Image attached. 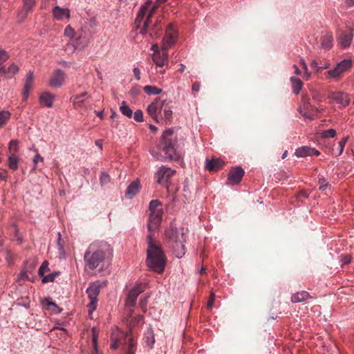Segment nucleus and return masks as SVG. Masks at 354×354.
Returning <instances> with one entry per match:
<instances>
[{"label": "nucleus", "mask_w": 354, "mask_h": 354, "mask_svg": "<svg viewBox=\"0 0 354 354\" xmlns=\"http://www.w3.org/2000/svg\"><path fill=\"white\" fill-rule=\"evenodd\" d=\"M162 209L149 214L148 230V247L147 249V264L153 271L163 272L166 265V256L160 245H157L153 239L152 232L159 227L162 221Z\"/></svg>", "instance_id": "obj_1"}, {"label": "nucleus", "mask_w": 354, "mask_h": 354, "mask_svg": "<svg viewBox=\"0 0 354 354\" xmlns=\"http://www.w3.org/2000/svg\"><path fill=\"white\" fill-rule=\"evenodd\" d=\"M110 254H111V246L109 243L104 241H93L84 253L86 266L90 270H95Z\"/></svg>", "instance_id": "obj_2"}, {"label": "nucleus", "mask_w": 354, "mask_h": 354, "mask_svg": "<svg viewBox=\"0 0 354 354\" xmlns=\"http://www.w3.org/2000/svg\"><path fill=\"white\" fill-rule=\"evenodd\" d=\"M176 142V136L174 135L173 130H165L157 147V151L153 149L151 153L158 160L176 159L178 155L175 148Z\"/></svg>", "instance_id": "obj_3"}, {"label": "nucleus", "mask_w": 354, "mask_h": 354, "mask_svg": "<svg viewBox=\"0 0 354 354\" xmlns=\"http://www.w3.org/2000/svg\"><path fill=\"white\" fill-rule=\"evenodd\" d=\"M165 236L171 242V247L177 258H181V257H183L185 253V248L184 245L185 239L183 229L181 230L180 233H178L176 228L170 226L169 229L165 230Z\"/></svg>", "instance_id": "obj_4"}, {"label": "nucleus", "mask_w": 354, "mask_h": 354, "mask_svg": "<svg viewBox=\"0 0 354 354\" xmlns=\"http://www.w3.org/2000/svg\"><path fill=\"white\" fill-rule=\"evenodd\" d=\"M156 6L153 5L150 1L145 3L143 5L137 15L136 19V25L138 28H140V32L142 34H145L147 32L149 24L151 23V19L153 17Z\"/></svg>", "instance_id": "obj_5"}, {"label": "nucleus", "mask_w": 354, "mask_h": 354, "mask_svg": "<svg viewBox=\"0 0 354 354\" xmlns=\"http://www.w3.org/2000/svg\"><path fill=\"white\" fill-rule=\"evenodd\" d=\"M106 281H95L90 284L88 288L86 289V292L90 299V303L88 304V306L90 308V310H95L96 308L98 302L97 297L102 288L104 287V286L106 285Z\"/></svg>", "instance_id": "obj_6"}, {"label": "nucleus", "mask_w": 354, "mask_h": 354, "mask_svg": "<svg viewBox=\"0 0 354 354\" xmlns=\"http://www.w3.org/2000/svg\"><path fill=\"white\" fill-rule=\"evenodd\" d=\"M165 101L160 100L159 98L155 99L147 107V113L156 122H160L162 119V109Z\"/></svg>", "instance_id": "obj_7"}, {"label": "nucleus", "mask_w": 354, "mask_h": 354, "mask_svg": "<svg viewBox=\"0 0 354 354\" xmlns=\"http://www.w3.org/2000/svg\"><path fill=\"white\" fill-rule=\"evenodd\" d=\"M176 174V171L169 167L162 166L158 169L156 176L157 182L159 184H165L168 186L170 178Z\"/></svg>", "instance_id": "obj_8"}, {"label": "nucleus", "mask_w": 354, "mask_h": 354, "mask_svg": "<svg viewBox=\"0 0 354 354\" xmlns=\"http://www.w3.org/2000/svg\"><path fill=\"white\" fill-rule=\"evenodd\" d=\"M351 66L352 62L351 59H344L340 61V62L336 65L335 68L332 70H328V74L332 77H338L342 73H344V71L351 68Z\"/></svg>", "instance_id": "obj_9"}, {"label": "nucleus", "mask_w": 354, "mask_h": 354, "mask_svg": "<svg viewBox=\"0 0 354 354\" xmlns=\"http://www.w3.org/2000/svg\"><path fill=\"white\" fill-rule=\"evenodd\" d=\"M24 6L19 12L17 19L19 22H23L26 19L28 13L31 12L36 1L35 0H22Z\"/></svg>", "instance_id": "obj_10"}, {"label": "nucleus", "mask_w": 354, "mask_h": 354, "mask_svg": "<svg viewBox=\"0 0 354 354\" xmlns=\"http://www.w3.org/2000/svg\"><path fill=\"white\" fill-rule=\"evenodd\" d=\"M245 171L241 167L232 168L228 173L227 180L230 184H238L241 181Z\"/></svg>", "instance_id": "obj_11"}, {"label": "nucleus", "mask_w": 354, "mask_h": 354, "mask_svg": "<svg viewBox=\"0 0 354 354\" xmlns=\"http://www.w3.org/2000/svg\"><path fill=\"white\" fill-rule=\"evenodd\" d=\"M143 291L144 289L142 286H140V285H137L135 286L133 289L131 290V291L129 292L127 295L126 305L127 306H134V305L136 304L138 297Z\"/></svg>", "instance_id": "obj_12"}, {"label": "nucleus", "mask_w": 354, "mask_h": 354, "mask_svg": "<svg viewBox=\"0 0 354 354\" xmlns=\"http://www.w3.org/2000/svg\"><path fill=\"white\" fill-rule=\"evenodd\" d=\"M176 39L175 32L172 29H167L165 37L162 38V50L168 52L169 48L173 46Z\"/></svg>", "instance_id": "obj_13"}, {"label": "nucleus", "mask_w": 354, "mask_h": 354, "mask_svg": "<svg viewBox=\"0 0 354 354\" xmlns=\"http://www.w3.org/2000/svg\"><path fill=\"white\" fill-rule=\"evenodd\" d=\"M65 73L61 69L55 70L50 80V85L52 87H60L64 82Z\"/></svg>", "instance_id": "obj_14"}, {"label": "nucleus", "mask_w": 354, "mask_h": 354, "mask_svg": "<svg viewBox=\"0 0 354 354\" xmlns=\"http://www.w3.org/2000/svg\"><path fill=\"white\" fill-rule=\"evenodd\" d=\"M152 59L156 66L162 67L169 63L168 53H165L162 48V50H158V53H153Z\"/></svg>", "instance_id": "obj_15"}, {"label": "nucleus", "mask_w": 354, "mask_h": 354, "mask_svg": "<svg viewBox=\"0 0 354 354\" xmlns=\"http://www.w3.org/2000/svg\"><path fill=\"white\" fill-rule=\"evenodd\" d=\"M86 97H88V92H83L81 94H75L71 96L70 101L73 103V108L78 109L80 107L84 106Z\"/></svg>", "instance_id": "obj_16"}, {"label": "nucleus", "mask_w": 354, "mask_h": 354, "mask_svg": "<svg viewBox=\"0 0 354 354\" xmlns=\"http://www.w3.org/2000/svg\"><path fill=\"white\" fill-rule=\"evenodd\" d=\"M19 67L15 63H12L9 67H0V78L6 77V78H12L19 71Z\"/></svg>", "instance_id": "obj_17"}, {"label": "nucleus", "mask_w": 354, "mask_h": 354, "mask_svg": "<svg viewBox=\"0 0 354 354\" xmlns=\"http://www.w3.org/2000/svg\"><path fill=\"white\" fill-rule=\"evenodd\" d=\"M330 99L335 101L337 104H340L342 106H348L349 103V97L348 94L344 93V92H333L330 95Z\"/></svg>", "instance_id": "obj_18"}, {"label": "nucleus", "mask_w": 354, "mask_h": 354, "mask_svg": "<svg viewBox=\"0 0 354 354\" xmlns=\"http://www.w3.org/2000/svg\"><path fill=\"white\" fill-rule=\"evenodd\" d=\"M34 83V73L29 71L27 74L26 80L24 83V89L23 91V97L24 100H27L29 91H31Z\"/></svg>", "instance_id": "obj_19"}, {"label": "nucleus", "mask_w": 354, "mask_h": 354, "mask_svg": "<svg viewBox=\"0 0 354 354\" xmlns=\"http://www.w3.org/2000/svg\"><path fill=\"white\" fill-rule=\"evenodd\" d=\"M320 152L317 149L310 147H301L295 151V155L297 157H306V156L316 155L319 156Z\"/></svg>", "instance_id": "obj_20"}, {"label": "nucleus", "mask_w": 354, "mask_h": 354, "mask_svg": "<svg viewBox=\"0 0 354 354\" xmlns=\"http://www.w3.org/2000/svg\"><path fill=\"white\" fill-rule=\"evenodd\" d=\"M224 162L221 159L219 158H212L210 160L206 161V169L211 171H216L218 169L223 167Z\"/></svg>", "instance_id": "obj_21"}, {"label": "nucleus", "mask_w": 354, "mask_h": 354, "mask_svg": "<svg viewBox=\"0 0 354 354\" xmlns=\"http://www.w3.org/2000/svg\"><path fill=\"white\" fill-rule=\"evenodd\" d=\"M55 96L50 92H43L39 97V102L47 107H52L55 102Z\"/></svg>", "instance_id": "obj_22"}, {"label": "nucleus", "mask_w": 354, "mask_h": 354, "mask_svg": "<svg viewBox=\"0 0 354 354\" xmlns=\"http://www.w3.org/2000/svg\"><path fill=\"white\" fill-rule=\"evenodd\" d=\"M353 37V36L351 32H342L340 33L338 37V40L342 48H347V46H349L351 43Z\"/></svg>", "instance_id": "obj_23"}, {"label": "nucleus", "mask_w": 354, "mask_h": 354, "mask_svg": "<svg viewBox=\"0 0 354 354\" xmlns=\"http://www.w3.org/2000/svg\"><path fill=\"white\" fill-rule=\"evenodd\" d=\"M41 304L45 308L48 309V310H52L54 313H59L61 312V308L55 303L50 300V298H44L41 300Z\"/></svg>", "instance_id": "obj_24"}, {"label": "nucleus", "mask_w": 354, "mask_h": 354, "mask_svg": "<svg viewBox=\"0 0 354 354\" xmlns=\"http://www.w3.org/2000/svg\"><path fill=\"white\" fill-rule=\"evenodd\" d=\"M140 190V183L138 180L132 181L128 186L126 192L127 198H131L136 195Z\"/></svg>", "instance_id": "obj_25"}, {"label": "nucleus", "mask_w": 354, "mask_h": 354, "mask_svg": "<svg viewBox=\"0 0 354 354\" xmlns=\"http://www.w3.org/2000/svg\"><path fill=\"white\" fill-rule=\"evenodd\" d=\"M53 15L57 19L62 20L64 18H69L70 10L63 9L59 6H55L53 10Z\"/></svg>", "instance_id": "obj_26"}, {"label": "nucleus", "mask_w": 354, "mask_h": 354, "mask_svg": "<svg viewBox=\"0 0 354 354\" xmlns=\"http://www.w3.org/2000/svg\"><path fill=\"white\" fill-rule=\"evenodd\" d=\"M308 297H310V295L308 293V292L301 291L292 295L291 297V301L292 302L304 301H306V299H308Z\"/></svg>", "instance_id": "obj_27"}, {"label": "nucleus", "mask_w": 354, "mask_h": 354, "mask_svg": "<svg viewBox=\"0 0 354 354\" xmlns=\"http://www.w3.org/2000/svg\"><path fill=\"white\" fill-rule=\"evenodd\" d=\"M321 45L324 48H330L333 46V37L331 34H326L321 38Z\"/></svg>", "instance_id": "obj_28"}, {"label": "nucleus", "mask_w": 354, "mask_h": 354, "mask_svg": "<svg viewBox=\"0 0 354 354\" xmlns=\"http://www.w3.org/2000/svg\"><path fill=\"white\" fill-rule=\"evenodd\" d=\"M290 81L292 84V91L295 94H299L303 86V82L298 77H291Z\"/></svg>", "instance_id": "obj_29"}, {"label": "nucleus", "mask_w": 354, "mask_h": 354, "mask_svg": "<svg viewBox=\"0 0 354 354\" xmlns=\"http://www.w3.org/2000/svg\"><path fill=\"white\" fill-rule=\"evenodd\" d=\"M120 110L124 115L129 117V118H131V117L133 114V111L131 109V108L129 107V106H128L127 102L125 101H122L121 102V104L120 106Z\"/></svg>", "instance_id": "obj_30"}, {"label": "nucleus", "mask_w": 354, "mask_h": 354, "mask_svg": "<svg viewBox=\"0 0 354 354\" xmlns=\"http://www.w3.org/2000/svg\"><path fill=\"white\" fill-rule=\"evenodd\" d=\"M149 213H153L155 211L162 210V203L159 200H151L149 205Z\"/></svg>", "instance_id": "obj_31"}, {"label": "nucleus", "mask_w": 354, "mask_h": 354, "mask_svg": "<svg viewBox=\"0 0 354 354\" xmlns=\"http://www.w3.org/2000/svg\"><path fill=\"white\" fill-rule=\"evenodd\" d=\"M143 90L148 95H158L162 92V89L154 86H145Z\"/></svg>", "instance_id": "obj_32"}, {"label": "nucleus", "mask_w": 354, "mask_h": 354, "mask_svg": "<svg viewBox=\"0 0 354 354\" xmlns=\"http://www.w3.org/2000/svg\"><path fill=\"white\" fill-rule=\"evenodd\" d=\"M8 167L12 169H18V158L16 154H10L8 156Z\"/></svg>", "instance_id": "obj_33"}, {"label": "nucleus", "mask_w": 354, "mask_h": 354, "mask_svg": "<svg viewBox=\"0 0 354 354\" xmlns=\"http://www.w3.org/2000/svg\"><path fill=\"white\" fill-rule=\"evenodd\" d=\"M10 113L8 111H0V128L4 126L9 120Z\"/></svg>", "instance_id": "obj_34"}, {"label": "nucleus", "mask_w": 354, "mask_h": 354, "mask_svg": "<svg viewBox=\"0 0 354 354\" xmlns=\"http://www.w3.org/2000/svg\"><path fill=\"white\" fill-rule=\"evenodd\" d=\"M118 335H122V333L120 332V330H117L116 335L113 334L112 335H111V348L112 349H117V348L118 347V346L120 344V339H119V337H118Z\"/></svg>", "instance_id": "obj_35"}, {"label": "nucleus", "mask_w": 354, "mask_h": 354, "mask_svg": "<svg viewBox=\"0 0 354 354\" xmlns=\"http://www.w3.org/2000/svg\"><path fill=\"white\" fill-rule=\"evenodd\" d=\"M59 274H60V272H52L51 274L45 275V277H44L42 278L41 281L43 283H48V282L55 281L56 277H57V276H59Z\"/></svg>", "instance_id": "obj_36"}, {"label": "nucleus", "mask_w": 354, "mask_h": 354, "mask_svg": "<svg viewBox=\"0 0 354 354\" xmlns=\"http://www.w3.org/2000/svg\"><path fill=\"white\" fill-rule=\"evenodd\" d=\"M49 263L48 261H44L41 266H40L39 270H38V274L44 277L45 272H47V271L50 270V268L48 267Z\"/></svg>", "instance_id": "obj_37"}, {"label": "nucleus", "mask_w": 354, "mask_h": 354, "mask_svg": "<svg viewBox=\"0 0 354 354\" xmlns=\"http://www.w3.org/2000/svg\"><path fill=\"white\" fill-rule=\"evenodd\" d=\"M162 111H163L162 118H165V120L171 121L173 115V111L171 109L164 105Z\"/></svg>", "instance_id": "obj_38"}, {"label": "nucleus", "mask_w": 354, "mask_h": 354, "mask_svg": "<svg viewBox=\"0 0 354 354\" xmlns=\"http://www.w3.org/2000/svg\"><path fill=\"white\" fill-rule=\"evenodd\" d=\"M9 151L10 154H16L18 151V142L16 140H12L9 142Z\"/></svg>", "instance_id": "obj_39"}, {"label": "nucleus", "mask_w": 354, "mask_h": 354, "mask_svg": "<svg viewBox=\"0 0 354 354\" xmlns=\"http://www.w3.org/2000/svg\"><path fill=\"white\" fill-rule=\"evenodd\" d=\"M92 333V342L93 347L96 348L97 345V339L99 336V332L96 328L93 327L91 330Z\"/></svg>", "instance_id": "obj_40"}, {"label": "nucleus", "mask_w": 354, "mask_h": 354, "mask_svg": "<svg viewBox=\"0 0 354 354\" xmlns=\"http://www.w3.org/2000/svg\"><path fill=\"white\" fill-rule=\"evenodd\" d=\"M100 181L102 185L109 183L111 181V176L106 173H102L100 177Z\"/></svg>", "instance_id": "obj_41"}, {"label": "nucleus", "mask_w": 354, "mask_h": 354, "mask_svg": "<svg viewBox=\"0 0 354 354\" xmlns=\"http://www.w3.org/2000/svg\"><path fill=\"white\" fill-rule=\"evenodd\" d=\"M9 55L6 50H3L0 48V65L4 63L9 58Z\"/></svg>", "instance_id": "obj_42"}, {"label": "nucleus", "mask_w": 354, "mask_h": 354, "mask_svg": "<svg viewBox=\"0 0 354 354\" xmlns=\"http://www.w3.org/2000/svg\"><path fill=\"white\" fill-rule=\"evenodd\" d=\"M147 304H148V298L145 297V298H142L140 300V307L142 312L147 311Z\"/></svg>", "instance_id": "obj_43"}, {"label": "nucleus", "mask_w": 354, "mask_h": 354, "mask_svg": "<svg viewBox=\"0 0 354 354\" xmlns=\"http://www.w3.org/2000/svg\"><path fill=\"white\" fill-rule=\"evenodd\" d=\"M133 119L137 122H141L143 121V113L141 110H137L134 112Z\"/></svg>", "instance_id": "obj_44"}, {"label": "nucleus", "mask_w": 354, "mask_h": 354, "mask_svg": "<svg viewBox=\"0 0 354 354\" xmlns=\"http://www.w3.org/2000/svg\"><path fill=\"white\" fill-rule=\"evenodd\" d=\"M135 346L136 344L133 339H131L128 345L127 351L126 354H135Z\"/></svg>", "instance_id": "obj_45"}, {"label": "nucleus", "mask_w": 354, "mask_h": 354, "mask_svg": "<svg viewBox=\"0 0 354 354\" xmlns=\"http://www.w3.org/2000/svg\"><path fill=\"white\" fill-rule=\"evenodd\" d=\"M64 35L69 37H75V32L71 26H68L64 30Z\"/></svg>", "instance_id": "obj_46"}, {"label": "nucleus", "mask_w": 354, "mask_h": 354, "mask_svg": "<svg viewBox=\"0 0 354 354\" xmlns=\"http://www.w3.org/2000/svg\"><path fill=\"white\" fill-rule=\"evenodd\" d=\"M143 319H144L143 315L137 316L136 317L131 319V324L134 326L139 325V324L143 323Z\"/></svg>", "instance_id": "obj_47"}, {"label": "nucleus", "mask_w": 354, "mask_h": 354, "mask_svg": "<svg viewBox=\"0 0 354 354\" xmlns=\"http://www.w3.org/2000/svg\"><path fill=\"white\" fill-rule=\"evenodd\" d=\"M319 183L320 190H325V189L328 186V183H326V178H319Z\"/></svg>", "instance_id": "obj_48"}, {"label": "nucleus", "mask_w": 354, "mask_h": 354, "mask_svg": "<svg viewBox=\"0 0 354 354\" xmlns=\"http://www.w3.org/2000/svg\"><path fill=\"white\" fill-rule=\"evenodd\" d=\"M336 135V131L334 129H328L324 132L325 138H334Z\"/></svg>", "instance_id": "obj_49"}, {"label": "nucleus", "mask_w": 354, "mask_h": 354, "mask_svg": "<svg viewBox=\"0 0 354 354\" xmlns=\"http://www.w3.org/2000/svg\"><path fill=\"white\" fill-rule=\"evenodd\" d=\"M330 66L329 62H327V61H319V66L318 67V71H322V70H324V68H327Z\"/></svg>", "instance_id": "obj_50"}, {"label": "nucleus", "mask_w": 354, "mask_h": 354, "mask_svg": "<svg viewBox=\"0 0 354 354\" xmlns=\"http://www.w3.org/2000/svg\"><path fill=\"white\" fill-rule=\"evenodd\" d=\"M215 295L214 293H212L210 295V297L207 301V308L209 309H211L212 308L213 306H214V299H215Z\"/></svg>", "instance_id": "obj_51"}, {"label": "nucleus", "mask_w": 354, "mask_h": 354, "mask_svg": "<svg viewBox=\"0 0 354 354\" xmlns=\"http://www.w3.org/2000/svg\"><path fill=\"white\" fill-rule=\"evenodd\" d=\"M347 140H348V138L345 137V138H343L342 140H340V142H339V154H341V153H342L344 148V145H345Z\"/></svg>", "instance_id": "obj_52"}, {"label": "nucleus", "mask_w": 354, "mask_h": 354, "mask_svg": "<svg viewBox=\"0 0 354 354\" xmlns=\"http://www.w3.org/2000/svg\"><path fill=\"white\" fill-rule=\"evenodd\" d=\"M38 161H44V158H43V157H42V156H41V155H40V154H39V153H36V154L35 155L34 158H33V162H34V163H35V167H34V168H33L34 169H35L36 165H37V164Z\"/></svg>", "instance_id": "obj_53"}, {"label": "nucleus", "mask_w": 354, "mask_h": 354, "mask_svg": "<svg viewBox=\"0 0 354 354\" xmlns=\"http://www.w3.org/2000/svg\"><path fill=\"white\" fill-rule=\"evenodd\" d=\"M133 74L136 80H140V70L138 68H133Z\"/></svg>", "instance_id": "obj_54"}, {"label": "nucleus", "mask_w": 354, "mask_h": 354, "mask_svg": "<svg viewBox=\"0 0 354 354\" xmlns=\"http://www.w3.org/2000/svg\"><path fill=\"white\" fill-rule=\"evenodd\" d=\"M319 66V61L317 60H313L312 62H311V67L313 68L316 71L317 73H319L318 72V67Z\"/></svg>", "instance_id": "obj_55"}, {"label": "nucleus", "mask_w": 354, "mask_h": 354, "mask_svg": "<svg viewBox=\"0 0 354 354\" xmlns=\"http://www.w3.org/2000/svg\"><path fill=\"white\" fill-rule=\"evenodd\" d=\"M6 170H4V169H0V178H1L3 180H6L7 176H6Z\"/></svg>", "instance_id": "obj_56"}, {"label": "nucleus", "mask_w": 354, "mask_h": 354, "mask_svg": "<svg viewBox=\"0 0 354 354\" xmlns=\"http://www.w3.org/2000/svg\"><path fill=\"white\" fill-rule=\"evenodd\" d=\"M200 86H200V82H194V84L192 85V90H193V91H196V92L199 91Z\"/></svg>", "instance_id": "obj_57"}, {"label": "nucleus", "mask_w": 354, "mask_h": 354, "mask_svg": "<svg viewBox=\"0 0 354 354\" xmlns=\"http://www.w3.org/2000/svg\"><path fill=\"white\" fill-rule=\"evenodd\" d=\"M351 261V256L350 255H346L344 256L342 258V263H349Z\"/></svg>", "instance_id": "obj_58"}, {"label": "nucleus", "mask_w": 354, "mask_h": 354, "mask_svg": "<svg viewBox=\"0 0 354 354\" xmlns=\"http://www.w3.org/2000/svg\"><path fill=\"white\" fill-rule=\"evenodd\" d=\"M310 77V73H309L308 67L304 70V77L306 80H308Z\"/></svg>", "instance_id": "obj_59"}, {"label": "nucleus", "mask_w": 354, "mask_h": 354, "mask_svg": "<svg viewBox=\"0 0 354 354\" xmlns=\"http://www.w3.org/2000/svg\"><path fill=\"white\" fill-rule=\"evenodd\" d=\"M151 50L153 51V53H156V52H158V50H159L158 45H157V44H154L153 46H151Z\"/></svg>", "instance_id": "obj_60"}, {"label": "nucleus", "mask_w": 354, "mask_h": 354, "mask_svg": "<svg viewBox=\"0 0 354 354\" xmlns=\"http://www.w3.org/2000/svg\"><path fill=\"white\" fill-rule=\"evenodd\" d=\"M345 2L346 4L348 6V7H352V6H354V0H346Z\"/></svg>", "instance_id": "obj_61"}, {"label": "nucleus", "mask_w": 354, "mask_h": 354, "mask_svg": "<svg viewBox=\"0 0 354 354\" xmlns=\"http://www.w3.org/2000/svg\"><path fill=\"white\" fill-rule=\"evenodd\" d=\"M185 65L184 64H180V65H179V68H178V71L180 73H183V71H185Z\"/></svg>", "instance_id": "obj_62"}, {"label": "nucleus", "mask_w": 354, "mask_h": 354, "mask_svg": "<svg viewBox=\"0 0 354 354\" xmlns=\"http://www.w3.org/2000/svg\"><path fill=\"white\" fill-rule=\"evenodd\" d=\"M300 64L301 65V66L303 67V69L305 70V68H306L307 67V64L305 62V60L304 59H301L300 60Z\"/></svg>", "instance_id": "obj_63"}, {"label": "nucleus", "mask_w": 354, "mask_h": 354, "mask_svg": "<svg viewBox=\"0 0 354 354\" xmlns=\"http://www.w3.org/2000/svg\"><path fill=\"white\" fill-rule=\"evenodd\" d=\"M95 145H97L100 149H102V141H101V140H97Z\"/></svg>", "instance_id": "obj_64"}]
</instances>
